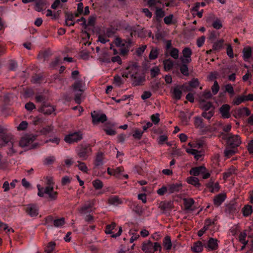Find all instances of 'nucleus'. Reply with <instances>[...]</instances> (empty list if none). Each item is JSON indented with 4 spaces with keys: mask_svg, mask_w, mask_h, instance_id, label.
Segmentation results:
<instances>
[{
    "mask_svg": "<svg viewBox=\"0 0 253 253\" xmlns=\"http://www.w3.org/2000/svg\"><path fill=\"white\" fill-rule=\"evenodd\" d=\"M0 145L1 146H10L7 151L8 155L10 156H12L18 153H20L18 150L20 147L19 143H17L14 137L10 133L0 134Z\"/></svg>",
    "mask_w": 253,
    "mask_h": 253,
    "instance_id": "obj_1",
    "label": "nucleus"
},
{
    "mask_svg": "<svg viewBox=\"0 0 253 253\" xmlns=\"http://www.w3.org/2000/svg\"><path fill=\"white\" fill-rule=\"evenodd\" d=\"M126 69L128 70L133 86L143 84L145 81V76L141 73L140 68L136 63L129 65Z\"/></svg>",
    "mask_w": 253,
    "mask_h": 253,
    "instance_id": "obj_2",
    "label": "nucleus"
},
{
    "mask_svg": "<svg viewBox=\"0 0 253 253\" xmlns=\"http://www.w3.org/2000/svg\"><path fill=\"white\" fill-rule=\"evenodd\" d=\"M37 137V135L31 133H26L23 135L19 141V146L26 150L37 148L39 143L34 142Z\"/></svg>",
    "mask_w": 253,
    "mask_h": 253,
    "instance_id": "obj_3",
    "label": "nucleus"
},
{
    "mask_svg": "<svg viewBox=\"0 0 253 253\" xmlns=\"http://www.w3.org/2000/svg\"><path fill=\"white\" fill-rule=\"evenodd\" d=\"M38 196L43 197L46 195L50 201H55L57 198L58 192L54 190L53 186H46L42 187L40 184H37Z\"/></svg>",
    "mask_w": 253,
    "mask_h": 253,
    "instance_id": "obj_4",
    "label": "nucleus"
},
{
    "mask_svg": "<svg viewBox=\"0 0 253 253\" xmlns=\"http://www.w3.org/2000/svg\"><path fill=\"white\" fill-rule=\"evenodd\" d=\"M83 86L84 83L81 80L76 81L72 86L74 91L77 92L75 97V101L78 104H80L81 102V96L84 91Z\"/></svg>",
    "mask_w": 253,
    "mask_h": 253,
    "instance_id": "obj_5",
    "label": "nucleus"
},
{
    "mask_svg": "<svg viewBox=\"0 0 253 253\" xmlns=\"http://www.w3.org/2000/svg\"><path fill=\"white\" fill-rule=\"evenodd\" d=\"M78 156L82 160H85L91 153V149L89 145L82 144L76 148Z\"/></svg>",
    "mask_w": 253,
    "mask_h": 253,
    "instance_id": "obj_6",
    "label": "nucleus"
},
{
    "mask_svg": "<svg viewBox=\"0 0 253 253\" xmlns=\"http://www.w3.org/2000/svg\"><path fill=\"white\" fill-rule=\"evenodd\" d=\"M162 247L161 245L156 242L154 244L150 241L144 242L142 245V250L146 253H153L158 251H161Z\"/></svg>",
    "mask_w": 253,
    "mask_h": 253,
    "instance_id": "obj_7",
    "label": "nucleus"
},
{
    "mask_svg": "<svg viewBox=\"0 0 253 253\" xmlns=\"http://www.w3.org/2000/svg\"><path fill=\"white\" fill-rule=\"evenodd\" d=\"M223 137L226 140L227 144L232 147H237L241 143V138L238 135L224 134Z\"/></svg>",
    "mask_w": 253,
    "mask_h": 253,
    "instance_id": "obj_8",
    "label": "nucleus"
},
{
    "mask_svg": "<svg viewBox=\"0 0 253 253\" xmlns=\"http://www.w3.org/2000/svg\"><path fill=\"white\" fill-rule=\"evenodd\" d=\"M190 174L195 176L202 175L203 179H207L210 176V174L207 171L206 168L203 166L192 168L190 170Z\"/></svg>",
    "mask_w": 253,
    "mask_h": 253,
    "instance_id": "obj_9",
    "label": "nucleus"
},
{
    "mask_svg": "<svg viewBox=\"0 0 253 253\" xmlns=\"http://www.w3.org/2000/svg\"><path fill=\"white\" fill-rule=\"evenodd\" d=\"M91 116L92 122L93 125H97L99 123H103L107 120L106 115L102 112H91Z\"/></svg>",
    "mask_w": 253,
    "mask_h": 253,
    "instance_id": "obj_10",
    "label": "nucleus"
},
{
    "mask_svg": "<svg viewBox=\"0 0 253 253\" xmlns=\"http://www.w3.org/2000/svg\"><path fill=\"white\" fill-rule=\"evenodd\" d=\"M194 125L195 127L199 128L203 133H206L208 131L212 132L215 130L214 128H212L210 126L205 127L202 120L200 117L195 118Z\"/></svg>",
    "mask_w": 253,
    "mask_h": 253,
    "instance_id": "obj_11",
    "label": "nucleus"
},
{
    "mask_svg": "<svg viewBox=\"0 0 253 253\" xmlns=\"http://www.w3.org/2000/svg\"><path fill=\"white\" fill-rule=\"evenodd\" d=\"M83 138V134L81 132H75L66 135L65 141L68 143H73L81 140Z\"/></svg>",
    "mask_w": 253,
    "mask_h": 253,
    "instance_id": "obj_12",
    "label": "nucleus"
},
{
    "mask_svg": "<svg viewBox=\"0 0 253 253\" xmlns=\"http://www.w3.org/2000/svg\"><path fill=\"white\" fill-rule=\"evenodd\" d=\"M182 89L180 85L177 84L172 87L170 89V93L173 99L178 100L181 99L182 94Z\"/></svg>",
    "mask_w": 253,
    "mask_h": 253,
    "instance_id": "obj_13",
    "label": "nucleus"
},
{
    "mask_svg": "<svg viewBox=\"0 0 253 253\" xmlns=\"http://www.w3.org/2000/svg\"><path fill=\"white\" fill-rule=\"evenodd\" d=\"M182 56L180 57L181 62L190 63L191 62V56L192 54L191 49L189 47H185L182 51Z\"/></svg>",
    "mask_w": 253,
    "mask_h": 253,
    "instance_id": "obj_14",
    "label": "nucleus"
},
{
    "mask_svg": "<svg viewBox=\"0 0 253 253\" xmlns=\"http://www.w3.org/2000/svg\"><path fill=\"white\" fill-rule=\"evenodd\" d=\"M26 212L31 217L37 216L39 214V208L38 206L33 204H28L26 206Z\"/></svg>",
    "mask_w": 253,
    "mask_h": 253,
    "instance_id": "obj_15",
    "label": "nucleus"
},
{
    "mask_svg": "<svg viewBox=\"0 0 253 253\" xmlns=\"http://www.w3.org/2000/svg\"><path fill=\"white\" fill-rule=\"evenodd\" d=\"M218 241L216 239L211 238L206 244H204L205 247L209 251L216 250L218 248Z\"/></svg>",
    "mask_w": 253,
    "mask_h": 253,
    "instance_id": "obj_16",
    "label": "nucleus"
},
{
    "mask_svg": "<svg viewBox=\"0 0 253 253\" xmlns=\"http://www.w3.org/2000/svg\"><path fill=\"white\" fill-rule=\"evenodd\" d=\"M94 205L93 201H88L80 209L79 211L82 214H85L92 211Z\"/></svg>",
    "mask_w": 253,
    "mask_h": 253,
    "instance_id": "obj_17",
    "label": "nucleus"
},
{
    "mask_svg": "<svg viewBox=\"0 0 253 253\" xmlns=\"http://www.w3.org/2000/svg\"><path fill=\"white\" fill-rule=\"evenodd\" d=\"M200 108L204 111H208L211 109L213 110L214 108L210 102H206L202 98H200Z\"/></svg>",
    "mask_w": 253,
    "mask_h": 253,
    "instance_id": "obj_18",
    "label": "nucleus"
},
{
    "mask_svg": "<svg viewBox=\"0 0 253 253\" xmlns=\"http://www.w3.org/2000/svg\"><path fill=\"white\" fill-rule=\"evenodd\" d=\"M125 42L126 43H127L126 47H123L120 49V54L122 56H126L128 54L129 50V47L132 43V41L130 38H128L127 41H125Z\"/></svg>",
    "mask_w": 253,
    "mask_h": 253,
    "instance_id": "obj_19",
    "label": "nucleus"
},
{
    "mask_svg": "<svg viewBox=\"0 0 253 253\" xmlns=\"http://www.w3.org/2000/svg\"><path fill=\"white\" fill-rule=\"evenodd\" d=\"M187 153L194 156L195 159L199 160L202 156V153L201 151H198L193 148H187L186 149Z\"/></svg>",
    "mask_w": 253,
    "mask_h": 253,
    "instance_id": "obj_20",
    "label": "nucleus"
},
{
    "mask_svg": "<svg viewBox=\"0 0 253 253\" xmlns=\"http://www.w3.org/2000/svg\"><path fill=\"white\" fill-rule=\"evenodd\" d=\"M252 56V48L246 46L243 49V58L244 61H248Z\"/></svg>",
    "mask_w": 253,
    "mask_h": 253,
    "instance_id": "obj_21",
    "label": "nucleus"
},
{
    "mask_svg": "<svg viewBox=\"0 0 253 253\" xmlns=\"http://www.w3.org/2000/svg\"><path fill=\"white\" fill-rule=\"evenodd\" d=\"M35 10L38 12H41L45 8L46 4L45 0H35Z\"/></svg>",
    "mask_w": 253,
    "mask_h": 253,
    "instance_id": "obj_22",
    "label": "nucleus"
},
{
    "mask_svg": "<svg viewBox=\"0 0 253 253\" xmlns=\"http://www.w3.org/2000/svg\"><path fill=\"white\" fill-rule=\"evenodd\" d=\"M236 173L237 169L235 168L232 167L224 173L223 178L226 180L230 177H232L233 175H236Z\"/></svg>",
    "mask_w": 253,
    "mask_h": 253,
    "instance_id": "obj_23",
    "label": "nucleus"
},
{
    "mask_svg": "<svg viewBox=\"0 0 253 253\" xmlns=\"http://www.w3.org/2000/svg\"><path fill=\"white\" fill-rule=\"evenodd\" d=\"M40 132L43 135L52 134L56 132V130L54 129L53 126H49L43 127L40 130Z\"/></svg>",
    "mask_w": 253,
    "mask_h": 253,
    "instance_id": "obj_24",
    "label": "nucleus"
},
{
    "mask_svg": "<svg viewBox=\"0 0 253 253\" xmlns=\"http://www.w3.org/2000/svg\"><path fill=\"white\" fill-rule=\"evenodd\" d=\"M226 195L225 194H219L214 198L213 202L215 205L220 206L225 200Z\"/></svg>",
    "mask_w": 253,
    "mask_h": 253,
    "instance_id": "obj_25",
    "label": "nucleus"
},
{
    "mask_svg": "<svg viewBox=\"0 0 253 253\" xmlns=\"http://www.w3.org/2000/svg\"><path fill=\"white\" fill-rule=\"evenodd\" d=\"M103 164V154L102 153H98L96 155L95 161V167H98L101 166Z\"/></svg>",
    "mask_w": 253,
    "mask_h": 253,
    "instance_id": "obj_26",
    "label": "nucleus"
},
{
    "mask_svg": "<svg viewBox=\"0 0 253 253\" xmlns=\"http://www.w3.org/2000/svg\"><path fill=\"white\" fill-rule=\"evenodd\" d=\"M155 19L157 21H160L165 15V12L161 8L156 7Z\"/></svg>",
    "mask_w": 253,
    "mask_h": 253,
    "instance_id": "obj_27",
    "label": "nucleus"
},
{
    "mask_svg": "<svg viewBox=\"0 0 253 253\" xmlns=\"http://www.w3.org/2000/svg\"><path fill=\"white\" fill-rule=\"evenodd\" d=\"M188 112H180V117L182 122L184 125H187L192 114L188 113Z\"/></svg>",
    "mask_w": 253,
    "mask_h": 253,
    "instance_id": "obj_28",
    "label": "nucleus"
},
{
    "mask_svg": "<svg viewBox=\"0 0 253 253\" xmlns=\"http://www.w3.org/2000/svg\"><path fill=\"white\" fill-rule=\"evenodd\" d=\"M189 63H184L181 62V64H180L179 67V70L180 73L185 76H188L189 75V70L188 66L187 65Z\"/></svg>",
    "mask_w": 253,
    "mask_h": 253,
    "instance_id": "obj_29",
    "label": "nucleus"
},
{
    "mask_svg": "<svg viewBox=\"0 0 253 253\" xmlns=\"http://www.w3.org/2000/svg\"><path fill=\"white\" fill-rule=\"evenodd\" d=\"M164 68L165 71H169L173 66V62L170 59H165L163 61Z\"/></svg>",
    "mask_w": 253,
    "mask_h": 253,
    "instance_id": "obj_30",
    "label": "nucleus"
},
{
    "mask_svg": "<svg viewBox=\"0 0 253 253\" xmlns=\"http://www.w3.org/2000/svg\"><path fill=\"white\" fill-rule=\"evenodd\" d=\"M169 189V193H172L174 192H178L180 190L181 184L180 183H175L169 185L168 186Z\"/></svg>",
    "mask_w": 253,
    "mask_h": 253,
    "instance_id": "obj_31",
    "label": "nucleus"
},
{
    "mask_svg": "<svg viewBox=\"0 0 253 253\" xmlns=\"http://www.w3.org/2000/svg\"><path fill=\"white\" fill-rule=\"evenodd\" d=\"M163 245L166 250L169 251L171 249L172 244L170 238L169 236H167L165 237L163 240Z\"/></svg>",
    "mask_w": 253,
    "mask_h": 253,
    "instance_id": "obj_32",
    "label": "nucleus"
},
{
    "mask_svg": "<svg viewBox=\"0 0 253 253\" xmlns=\"http://www.w3.org/2000/svg\"><path fill=\"white\" fill-rule=\"evenodd\" d=\"M203 248V245L202 243L200 241H198L194 243L191 247V250L193 252L200 253L202 251Z\"/></svg>",
    "mask_w": 253,
    "mask_h": 253,
    "instance_id": "obj_33",
    "label": "nucleus"
},
{
    "mask_svg": "<svg viewBox=\"0 0 253 253\" xmlns=\"http://www.w3.org/2000/svg\"><path fill=\"white\" fill-rule=\"evenodd\" d=\"M184 205L185 209L187 210H191V208L194 203V201L191 198L184 199Z\"/></svg>",
    "mask_w": 253,
    "mask_h": 253,
    "instance_id": "obj_34",
    "label": "nucleus"
},
{
    "mask_svg": "<svg viewBox=\"0 0 253 253\" xmlns=\"http://www.w3.org/2000/svg\"><path fill=\"white\" fill-rule=\"evenodd\" d=\"M159 54V49L157 47H153L149 55L150 60L156 59Z\"/></svg>",
    "mask_w": 253,
    "mask_h": 253,
    "instance_id": "obj_35",
    "label": "nucleus"
},
{
    "mask_svg": "<svg viewBox=\"0 0 253 253\" xmlns=\"http://www.w3.org/2000/svg\"><path fill=\"white\" fill-rule=\"evenodd\" d=\"M187 181L189 184L193 185L197 187H199L200 185L198 178L196 177H190L187 179Z\"/></svg>",
    "mask_w": 253,
    "mask_h": 253,
    "instance_id": "obj_36",
    "label": "nucleus"
},
{
    "mask_svg": "<svg viewBox=\"0 0 253 253\" xmlns=\"http://www.w3.org/2000/svg\"><path fill=\"white\" fill-rule=\"evenodd\" d=\"M232 115L237 119L243 118L245 116H248L250 115V112H231Z\"/></svg>",
    "mask_w": 253,
    "mask_h": 253,
    "instance_id": "obj_37",
    "label": "nucleus"
},
{
    "mask_svg": "<svg viewBox=\"0 0 253 253\" xmlns=\"http://www.w3.org/2000/svg\"><path fill=\"white\" fill-rule=\"evenodd\" d=\"M109 203L115 206L119 205L121 204V201L120 199L116 196H111L109 198Z\"/></svg>",
    "mask_w": 253,
    "mask_h": 253,
    "instance_id": "obj_38",
    "label": "nucleus"
},
{
    "mask_svg": "<svg viewBox=\"0 0 253 253\" xmlns=\"http://www.w3.org/2000/svg\"><path fill=\"white\" fill-rule=\"evenodd\" d=\"M224 40L221 39L215 42L212 45V50H219L223 47Z\"/></svg>",
    "mask_w": 253,
    "mask_h": 253,
    "instance_id": "obj_39",
    "label": "nucleus"
},
{
    "mask_svg": "<svg viewBox=\"0 0 253 253\" xmlns=\"http://www.w3.org/2000/svg\"><path fill=\"white\" fill-rule=\"evenodd\" d=\"M55 247V243L54 242H49L46 247L45 251L46 253H53Z\"/></svg>",
    "mask_w": 253,
    "mask_h": 253,
    "instance_id": "obj_40",
    "label": "nucleus"
},
{
    "mask_svg": "<svg viewBox=\"0 0 253 253\" xmlns=\"http://www.w3.org/2000/svg\"><path fill=\"white\" fill-rule=\"evenodd\" d=\"M191 88L193 89L196 88L199 86L200 83L197 78H193L187 83Z\"/></svg>",
    "mask_w": 253,
    "mask_h": 253,
    "instance_id": "obj_41",
    "label": "nucleus"
},
{
    "mask_svg": "<svg viewBox=\"0 0 253 253\" xmlns=\"http://www.w3.org/2000/svg\"><path fill=\"white\" fill-rule=\"evenodd\" d=\"M253 207L250 205H247L243 209V214L245 216L250 215L253 212Z\"/></svg>",
    "mask_w": 253,
    "mask_h": 253,
    "instance_id": "obj_42",
    "label": "nucleus"
},
{
    "mask_svg": "<svg viewBox=\"0 0 253 253\" xmlns=\"http://www.w3.org/2000/svg\"><path fill=\"white\" fill-rule=\"evenodd\" d=\"M129 234L131 236L130 239V243L133 242L135 240H136L139 237V235L137 233V230H131L129 231Z\"/></svg>",
    "mask_w": 253,
    "mask_h": 253,
    "instance_id": "obj_43",
    "label": "nucleus"
},
{
    "mask_svg": "<svg viewBox=\"0 0 253 253\" xmlns=\"http://www.w3.org/2000/svg\"><path fill=\"white\" fill-rule=\"evenodd\" d=\"M64 218H60L54 220V225L56 227H61L65 224Z\"/></svg>",
    "mask_w": 253,
    "mask_h": 253,
    "instance_id": "obj_44",
    "label": "nucleus"
},
{
    "mask_svg": "<svg viewBox=\"0 0 253 253\" xmlns=\"http://www.w3.org/2000/svg\"><path fill=\"white\" fill-rule=\"evenodd\" d=\"M92 185L96 190L100 189L103 187V183L99 179H96L92 181Z\"/></svg>",
    "mask_w": 253,
    "mask_h": 253,
    "instance_id": "obj_45",
    "label": "nucleus"
},
{
    "mask_svg": "<svg viewBox=\"0 0 253 253\" xmlns=\"http://www.w3.org/2000/svg\"><path fill=\"white\" fill-rule=\"evenodd\" d=\"M169 55L173 59H177L179 56V50L178 49L173 47L169 52Z\"/></svg>",
    "mask_w": 253,
    "mask_h": 253,
    "instance_id": "obj_46",
    "label": "nucleus"
},
{
    "mask_svg": "<svg viewBox=\"0 0 253 253\" xmlns=\"http://www.w3.org/2000/svg\"><path fill=\"white\" fill-rule=\"evenodd\" d=\"M160 69L157 66H155L150 70V74L152 78L156 77L160 74Z\"/></svg>",
    "mask_w": 253,
    "mask_h": 253,
    "instance_id": "obj_47",
    "label": "nucleus"
},
{
    "mask_svg": "<svg viewBox=\"0 0 253 253\" xmlns=\"http://www.w3.org/2000/svg\"><path fill=\"white\" fill-rule=\"evenodd\" d=\"M0 228H2L6 233H9L13 232L14 230L11 228H9L8 225L0 220Z\"/></svg>",
    "mask_w": 253,
    "mask_h": 253,
    "instance_id": "obj_48",
    "label": "nucleus"
},
{
    "mask_svg": "<svg viewBox=\"0 0 253 253\" xmlns=\"http://www.w3.org/2000/svg\"><path fill=\"white\" fill-rule=\"evenodd\" d=\"M246 237L247 234L245 232H241L239 235V240L244 246L248 243V241L246 240Z\"/></svg>",
    "mask_w": 253,
    "mask_h": 253,
    "instance_id": "obj_49",
    "label": "nucleus"
},
{
    "mask_svg": "<svg viewBox=\"0 0 253 253\" xmlns=\"http://www.w3.org/2000/svg\"><path fill=\"white\" fill-rule=\"evenodd\" d=\"M244 101H245V98L244 97V95H243L236 97L233 101V103L234 105H238Z\"/></svg>",
    "mask_w": 253,
    "mask_h": 253,
    "instance_id": "obj_50",
    "label": "nucleus"
},
{
    "mask_svg": "<svg viewBox=\"0 0 253 253\" xmlns=\"http://www.w3.org/2000/svg\"><path fill=\"white\" fill-rule=\"evenodd\" d=\"M211 89L213 95H215L217 93L219 89V86L217 81H215L214 82L213 84L211 86Z\"/></svg>",
    "mask_w": 253,
    "mask_h": 253,
    "instance_id": "obj_51",
    "label": "nucleus"
},
{
    "mask_svg": "<svg viewBox=\"0 0 253 253\" xmlns=\"http://www.w3.org/2000/svg\"><path fill=\"white\" fill-rule=\"evenodd\" d=\"M78 163H79L78 167L79 169L84 172H87L88 171V169L85 164L84 163L79 161H78Z\"/></svg>",
    "mask_w": 253,
    "mask_h": 253,
    "instance_id": "obj_52",
    "label": "nucleus"
},
{
    "mask_svg": "<svg viewBox=\"0 0 253 253\" xmlns=\"http://www.w3.org/2000/svg\"><path fill=\"white\" fill-rule=\"evenodd\" d=\"M151 119L154 124H158L160 120L159 114L156 113L155 114L152 115Z\"/></svg>",
    "mask_w": 253,
    "mask_h": 253,
    "instance_id": "obj_53",
    "label": "nucleus"
},
{
    "mask_svg": "<svg viewBox=\"0 0 253 253\" xmlns=\"http://www.w3.org/2000/svg\"><path fill=\"white\" fill-rule=\"evenodd\" d=\"M124 170V169L121 167H118L113 169V175L116 177H120L121 175V172Z\"/></svg>",
    "mask_w": 253,
    "mask_h": 253,
    "instance_id": "obj_54",
    "label": "nucleus"
},
{
    "mask_svg": "<svg viewBox=\"0 0 253 253\" xmlns=\"http://www.w3.org/2000/svg\"><path fill=\"white\" fill-rule=\"evenodd\" d=\"M115 226H116V224L114 222L112 223L110 225H108L106 226V228L105 229V233L106 234H112V230H113L114 229Z\"/></svg>",
    "mask_w": 253,
    "mask_h": 253,
    "instance_id": "obj_55",
    "label": "nucleus"
},
{
    "mask_svg": "<svg viewBox=\"0 0 253 253\" xmlns=\"http://www.w3.org/2000/svg\"><path fill=\"white\" fill-rule=\"evenodd\" d=\"M235 153V150L233 148H227L224 151L225 156L229 158L233 155Z\"/></svg>",
    "mask_w": 253,
    "mask_h": 253,
    "instance_id": "obj_56",
    "label": "nucleus"
},
{
    "mask_svg": "<svg viewBox=\"0 0 253 253\" xmlns=\"http://www.w3.org/2000/svg\"><path fill=\"white\" fill-rule=\"evenodd\" d=\"M113 83L117 86H120L123 84V81L121 78L118 76L116 75L114 77Z\"/></svg>",
    "mask_w": 253,
    "mask_h": 253,
    "instance_id": "obj_57",
    "label": "nucleus"
},
{
    "mask_svg": "<svg viewBox=\"0 0 253 253\" xmlns=\"http://www.w3.org/2000/svg\"><path fill=\"white\" fill-rule=\"evenodd\" d=\"M202 115L203 117L210 121L213 117V112H203Z\"/></svg>",
    "mask_w": 253,
    "mask_h": 253,
    "instance_id": "obj_58",
    "label": "nucleus"
},
{
    "mask_svg": "<svg viewBox=\"0 0 253 253\" xmlns=\"http://www.w3.org/2000/svg\"><path fill=\"white\" fill-rule=\"evenodd\" d=\"M55 160V158L54 156H49L45 159L44 164L46 165H49L52 164Z\"/></svg>",
    "mask_w": 253,
    "mask_h": 253,
    "instance_id": "obj_59",
    "label": "nucleus"
},
{
    "mask_svg": "<svg viewBox=\"0 0 253 253\" xmlns=\"http://www.w3.org/2000/svg\"><path fill=\"white\" fill-rule=\"evenodd\" d=\"M99 60L101 62H105V63H110V58L108 56V54L107 53H104L102 57L99 58Z\"/></svg>",
    "mask_w": 253,
    "mask_h": 253,
    "instance_id": "obj_60",
    "label": "nucleus"
},
{
    "mask_svg": "<svg viewBox=\"0 0 253 253\" xmlns=\"http://www.w3.org/2000/svg\"><path fill=\"white\" fill-rule=\"evenodd\" d=\"M211 97L212 94L211 91L209 90H206L203 92L202 96L201 98L202 99L204 98L205 99H208L211 98Z\"/></svg>",
    "mask_w": 253,
    "mask_h": 253,
    "instance_id": "obj_61",
    "label": "nucleus"
},
{
    "mask_svg": "<svg viewBox=\"0 0 253 253\" xmlns=\"http://www.w3.org/2000/svg\"><path fill=\"white\" fill-rule=\"evenodd\" d=\"M28 126V123L26 121H22L17 127L18 130H24Z\"/></svg>",
    "mask_w": 253,
    "mask_h": 253,
    "instance_id": "obj_62",
    "label": "nucleus"
},
{
    "mask_svg": "<svg viewBox=\"0 0 253 253\" xmlns=\"http://www.w3.org/2000/svg\"><path fill=\"white\" fill-rule=\"evenodd\" d=\"M169 192V189L168 186H163L161 188L157 190V193L159 195H163L166 192Z\"/></svg>",
    "mask_w": 253,
    "mask_h": 253,
    "instance_id": "obj_63",
    "label": "nucleus"
},
{
    "mask_svg": "<svg viewBox=\"0 0 253 253\" xmlns=\"http://www.w3.org/2000/svg\"><path fill=\"white\" fill-rule=\"evenodd\" d=\"M180 85L182 89V91L184 92L191 91L192 90V89L191 88L187 83H185V84Z\"/></svg>",
    "mask_w": 253,
    "mask_h": 253,
    "instance_id": "obj_64",
    "label": "nucleus"
}]
</instances>
